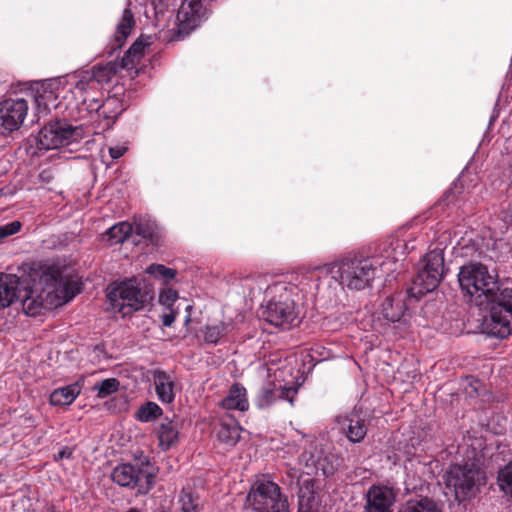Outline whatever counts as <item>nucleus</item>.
<instances>
[{
    "label": "nucleus",
    "mask_w": 512,
    "mask_h": 512,
    "mask_svg": "<svg viewBox=\"0 0 512 512\" xmlns=\"http://www.w3.org/2000/svg\"><path fill=\"white\" fill-rule=\"evenodd\" d=\"M485 482V472L474 462L452 465L445 475L446 487L458 501L474 495Z\"/></svg>",
    "instance_id": "obj_7"
},
{
    "label": "nucleus",
    "mask_w": 512,
    "mask_h": 512,
    "mask_svg": "<svg viewBox=\"0 0 512 512\" xmlns=\"http://www.w3.org/2000/svg\"><path fill=\"white\" fill-rule=\"evenodd\" d=\"M107 299L113 313L127 316L142 310L152 300V295L135 281L129 280L109 287Z\"/></svg>",
    "instance_id": "obj_6"
},
{
    "label": "nucleus",
    "mask_w": 512,
    "mask_h": 512,
    "mask_svg": "<svg viewBox=\"0 0 512 512\" xmlns=\"http://www.w3.org/2000/svg\"><path fill=\"white\" fill-rule=\"evenodd\" d=\"M406 245L399 239H387L381 243L375 255L370 258L374 267L379 266L387 274L393 273L398 269V262L405 256Z\"/></svg>",
    "instance_id": "obj_11"
},
{
    "label": "nucleus",
    "mask_w": 512,
    "mask_h": 512,
    "mask_svg": "<svg viewBox=\"0 0 512 512\" xmlns=\"http://www.w3.org/2000/svg\"><path fill=\"white\" fill-rule=\"evenodd\" d=\"M240 430L237 424L223 422L217 432L218 440L228 446H234L240 439Z\"/></svg>",
    "instance_id": "obj_28"
},
{
    "label": "nucleus",
    "mask_w": 512,
    "mask_h": 512,
    "mask_svg": "<svg viewBox=\"0 0 512 512\" xmlns=\"http://www.w3.org/2000/svg\"><path fill=\"white\" fill-rule=\"evenodd\" d=\"M398 512H443L441 505L430 498L411 499Z\"/></svg>",
    "instance_id": "obj_25"
},
{
    "label": "nucleus",
    "mask_w": 512,
    "mask_h": 512,
    "mask_svg": "<svg viewBox=\"0 0 512 512\" xmlns=\"http://www.w3.org/2000/svg\"><path fill=\"white\" fill-rule=\"evenodd\" d=\"M76 81L74 83L75 93H79L81 96L87 93L89 89L93 88L92 76L89 75V71H84L75 76Z\"/></svg>",
    "instance_id": "obj_36"
},
{
    "label": "nucleus",
    "mask_w": 512,
    "mask_h": 512,
    "mask_svg": "<svg viewBox=\"0 0 512 512\" xmlns=\"http://www.w3.org/2000/svg\"><path fill=\"white\" fill-rule=\"evenodd\" d=\"M221 406L226 410L246 411L249 402L246 396V389L239 384L233 385L226 397L221 401Z\"/></svg>",
    "instance_id": "obj_22"
},
{
    "label": "nucleus",
    "mask_w": 512,
    "mask_h": 512,
    "mask_svg": "<svg viewBox=\"0 0 512 512\" xmlns=\"http://www.w3.org/2000/svg\"><path fill=\"white\" fill-rule=\"evenodd\" d=\"M128 512H139V511L132 509V510H130Z\"/></svg>",
    "instance_id": "obj_48"
},
{
    "label": "nucleus",
    "mask_w": 512,
    "mask_h": 512,
    "mask_svg": "<svg viewBox=\"0 0 512 512\" xmlns=\"http://www.w3.org/2000/svg\"><path fill=\"white\" fill-rule=\"evenodd\" d=\"M148 43H143L142 40L136 41L125 53L124 57L121 60L120 67L123 69H133L139 64L145 48L148 46Z\"/></svg>",
    "instance_id": "obj_27"
},
{
    "label": "nucleus",
    "mask_w": 512,
    "mask_h": 512,
    "mask_svg": "<svg viewBox=\"0 0 512 512\" xmlns=\"http://www.w3.org/2000/svg\"><path fill=\"white\" fill-rule=\"evenodd\" d=\"M297 393L298 388L295 386H276L269 382L261 388L258 394V406L260 408L269 407L278 399L288 401L293 406Z\"/></svg>",
    "instance_id": "obj_16"
},
{
    "label": "nucleus",
    "mask_w": 512,
    "mask_h": 512,
    "mask_svg": "<svg viewBox=\"0 0 512 512\" xmlns=\"http://www.w3.org/2000/svg\"><path fill=\"white\" fill-rule=\"evenodd\" d=\"M159 446L162 450L174 447L179 441V427L176 422L164 419L157 429Z\"/></svg>",
    "instance_id": "obj_21"
},
{
    "label": "nucleus",
    "mask_w": 512,
    "mask_h": 512,
    "mask_svg": "<svg viewBox=\"0 0 512 512\" xmlns=\"http://www.w3.org/2000/svg\"><path fill=\"white\" fill-rule=\"evenodd\" d=\"M153 383L158 399L162 403L170 404L175 399V378L163 370L153 371Z\"/></svg>",
    "instance_id": "obj_18"
},
{
    "label": "nucleus",
    "mask_w": 512,
    "mask_h": 512,
    "mask_svg": "<svg viewBox=\"0 0 512 512\" xmlns=\"http://www.w3.org/2000/svg\"><path fill=\"white\" fill-rule=\"evenodd\" d=\"M186 310H187V311H190V310H191V306H190V305H188V306L186 307Z\"/></svg>",
    "instance_id": "obj_47"
},
{
    "label": "nucleus",
    "mask_w": 512,
    "mask_h": 512,
    "mask_svg": "<svg viewBox=\"0 0 512 512\" xmlns=\"http://www.w3.org/2000/svg\"><path fill=\"white\" fill-rule=\"evenodd\" d=\"M146 272L155 277L163 278L165 281L172 280L176 275L175 270L161 264H151L146 268Z\"/></svg>",
    "instance_id": "obj_37"
},
{
    "label": "nucleus",
    "mask_w": 512,
    "mask_h": 512,
    "mask_svg": "<svg viewBox=\"0 0 512 512\" xmlns=\"http://www.w3.org/2000/svg\"><path fill=\"white\" fill-rule=\"evenodd\" d=\"M127 151V147L126 146H121V145H118V146H115V147H110L109 148V154L110 156L113 158V159H118L120 158L121 156L124 155V153Z\"/></svg>",
    "instance_id": "obj_44"
},
{
    "label": "nucleus",
    "mask_w": 512,
    "mask_h": 512,
    "mask_svg": "<svg viewBox=\"0 0 512 512\" xmlns=\"http://www.w3.org/2000/svg\"><path fill=\"white\" fill-rule=\"evenodd\" d=\"M307 468L306 474L309 475L313 471H322L323 475H330L334 471V466L329 462L327 456H323V452L317 446L311 445L309 450H305L299 458Z\"/></svg>",
    "instance_id": "obj_17"
},
{
    "label": "nucleus",
    "mask_w": 512,
    "mask_h": 512,
    "mask_svg": "<svg viewBox=\"0 0 512 512\" xmlns=\"http://www.w3.org/2000/svg\"><path fill=\"white\" fill-rule=\"evenodd\" d=\"M382 315L388 321H399L403 316V306L397 303L394 307L393 299L387 297L382 304Z\"/></svg>",
    "instance_id": "obj_33"
},
{
    "label": "nucleus",
    "mask_w": 512,
    "mask_h": 512,
    "mask_svg": "<svg viewBox=\"0 0 512 512\" xmlns=\"http://www.w3.org/2000/svg\"><path fill=\"white\" fill-rule=\"evenodd\" d=\"M228 325L221 322L216 325L207 326L204 332V339L207 343L216 344L219 339L228 331Z\"/></svg>",
    "instance_id": "obj_35"
},
{
    "label": "nucleus",
    "mask_w": 512,
    "mask_h": 512,
    "mask_svg": "<svg viewBox=\"0 0 512 512\" xmlns=\"http://www.w3.org/2000/svg\"><path fill=\"white\" fill-rule=\"evenodd\" d=\"M477 305L485 310L487 332L495 337L506 338L512 334V289H497L486 300Z\"/></svg>",
    "instance_id": "obj_4"
},
{
    "label": "nucleus",
    "mask_w": 512,
    "mask_h": 512,
    "mask_svg": "<svg viewBox=\"0 0 512 512\" xmlns=\"http://www.w3.org/2000/svg\"><path fill=\"white\" fill-rule=\"evenodd\" d=\"M75 293L58 270H33L28 275H0V309L20 301L28 316L39 315L42 310L53 309L69 302Z\"/></svg>",
    "instance_id": "obj_1"
},
{
    "label": "nucleus",
    "mask_w": 512,
    "mask_h": 512,
    "mask_svg": "<svg viewBox=\"0 0 512 512\" xmlns=\"http://www.w3.org/2000/svg\"><path fill=\"white\" fill-rule=\"evenodd\" d=\"M326 272L342 288L362 290L368 287L375 277L374 263L370 258H344L325 266Z\"/></svg>",
    "instance_id": "obj_3"
},
{
    "label": "nucleus",
    "mask_w": 512,
    "mask_h": 512,
    "mask_svg": "<svg viewBox=\"0 0 512 512\" xmlns=\"http://www.w3.org/2000/svg\"><path fill=\"white\" fill-rule=\"evenodd\" d=\"M205 10L200 0H185L177 14L179 31L189 33L202 21Z\"/></svg>",
    "instance_id": "obj_15"
},
{
    "label": "nucleus",
    "mask_w": 512,
    "mask_h": 512,
    "mask_svg": "<svg viewBox=\"0 0 512 512\" xmlns=\"http://www.w3.org/2000/svg\"><path fill=\"white\" fill-rule=\"evenodd\" d=\"M497 481L500 490L512 499V460L500 469Z\"/></svg>",
    "instance_id": "obj_32"
},
{
    "label": "nucleus",
    "mask_w": 512,
    "mask_h": 512,
    "mask_svg": "<svg viewBox=\"0 0 512 512\" xmlns=\"http://www.w3.org/2000/svg\"><path fill=\"white\" fill-rule=\"evenodd\" d=\"M82 136L81 127L57 121L44 126L39 132L37 141L40 149L50 150L76 142Z\"/></svg>",
    "instance_id": "obj_9"
},
{
    "label": "nucleus",
    "mask_w": 512,
    "mask_h": 512,
    "mask_svg": "<svg viewBox=\"0 0 512 512\" xmlns=\"http://www.w3.org/2000/svg\"><path fill=\"white\" fill-rule=\"evenodd\" d=\"M28 111L24 99H7L0 103V133L17 130L23 123Z\"/></svg>",
    "instance_id": "obj_12"
},
{
    "label": "nucleus",
    "mask_w": 512,
    "mask_h": 512,
    "mask_svg": "<svg viewBox=\"0 0 512 512\" xmlns=\"http://www.w3.org/2000/svg\"><path fill=\"white\" fill-rule=\"evenodd\" d=\"M267 304L263 317L270 324L288 328L298 319L296 301L298 288L285 281H276L265 290Z\"/></svg>",
    "instance_id": "obj_2"
},
{
    "label": "nucleus",
    "mask_w": 512,
    "mask_h": 512,
    "mask_svg": "<svg viewBox=\"0 0 512 512\" xmlns=\"http://www.w3.org/2000/svg\"><path fill=\"white\" fill-rule=\"evenodd\" d=\"M338 424L342 433L353 443H358L364 439L367 433L366 417L359 410H353L350 413L339 416Z\"/></svg>",
    "instance_id": "obj_14"
},
{
    "label": "nucleus",
    "mask_w": 512,
    "mask_h": 512,
    "mask_svg": "<svg viewBox=\"0 0 512 512\" xmlns=\"http://www.w3.org/2000/svg\"><path fill=\"white\" fill-rule=\"evenodd\" d=\"M22 224L20 221H12L0 226V239L14 235L20 231Z\"/></svg>",
    "instance_id": "obj_41"
},
{
    "label": "nucleus",
    "mask_w": 512,
    "mask_h": 512,
    "mask_svg": "<svg viewBox=\"0 0 512 512\" xmlns=\"http://www.w3.org/2000/svg\"><path fill=\"white\" fill-rule=\"evenodd\" d=\"M143 477L150 483L151 475L144 473L141 469L131 464L116 466L111 474L112 480L120 486L129 487L137 484Z\"/></svg>",
    "instance_id": "obj_19"
},
{
    "label": "nucleus",
    "mask_w": 512,
    "mask_h": 512,
    "mask_svg": "<svg viewBox=\"0 0 512 512\" xmlns=\"http://www.w3.org/2000/svg\"><path fill=\"white\" fill-rule=\"evenodd\" d=\"M444 275V257L441 250H433L423 259V267L419 270L414 285L418 293L424 294L436 289Z\"/></svg>",
    "instance_id": "obj_10"
},
{
    "label": "nucleus",
    "mask_w": 512,
    "mask_h": 512,
    "mask_svg": "<svg viewBox=\"0 0 512 512\" xmlns=\"http://www.w3.org/2000/svg\"><path fill=\"white\" fill-rule=\"evenodd\" d=\"M169 312L167 313H164L162 315V324L165 326V327H170L175 319H176V316L178 314V310L176 309H171V310H168Z\"/></svg>",
    "instance_id": "obj_43"
},
{
    "label": "nucleus",
    "mask_w": 512,
    "mask_h": 512,
    "mask_svg": "<svg viewBox=\"0 0 512 512\" xmlns=\"http://www.w3.org/2000/svg\"><path fill=\"white\" fill-rule=\"evenodd\" d=\"M81 104L82 106H84L85 109H87L89 113H98L103 106V104L99 100L95 98L90 99L86 96L82 98Z\"/></svg>",
    "instance_id": "obj_42"
},
{
    "label": "nucleus",
    "mask_w": 512,
    "mask_h": 512,
    "mask_svg": "<svg viewBox=\"0 0 512 512\" xmlns=\"http://www.w3.org/2000/svg\"><path fill=\"white\" fill-rule=\"evenodd\" d=\"M246 507L252 512H289L280 487L268 479H258L246 498Z\"/></svg>",
    "instance_id": "obj_8"
},
{
    "label": "nucleus",
    "mask_w": 512,
    "mask_h": 512,
    "mask_svg": "<svg viewBox=\"0 0 512 512\" xmlns=\"http://www.w3.org/2000/svg\"><path fill=\"white\" fill-rule=\"evenodd\" d=\"M133 232H136L138 235H141L143 238L149 239L150 241H154V226L150 223H136Z\"/></svg>",
    "instance_id": "obj_40"
},
{
    "label": "nucleus",
    "mask_w": 512,
    "mask_h": 512,
    "mask_svg": "<svg viewBox=\"0 0 512 512\" xmlns=\"http://www.w3.org/2000/svg\"><path fill=\"white\" fill-rule=\"evenodd\" d=\"M458 281L461 289L474 298L477 304L480 300H486L499 289L496 276L489 273L486 266L477 262H470L460 268Z\"/></svg>",
    "instance_id": "obj_5"
},
{
    "label": "nucleus",
    "mask_w": 512,
    "mask_h": 512,
    "mask_svg": "<svg viewBox=\"0 0 512 512\" xmlns=\"http://www.w3.org/2000/svg\"><path fill=\"white\" fill-rule=\"evenodd\" d=\"M57 84V82L50 83L36 90L34 101L39 116H45L52 108L57 107V95L54 92Z\"/></svg>",
    "instance_id": "obj_20"
},
{
    "label": "nucleus",
    "mask_w": 512,
    "mask_h": 512,
    "mask_svg": "<svg viewBox=\"0 0 512 512\" xmlns=\"http://www.w3.org/2000/svg\"><path fill=\"white\" fill-rule=\"evenodd\" d=\"M177 299L178 293L172 288H165L159 294V302L167 310L174 309L173 305Z\"/></svg>",
    "instance_id": "obj_38"
},
{
    "label": "nucleus",
    "mask_w": 512,
    "mask_h": 512,
    "mask_svg": "<svg viewBox=\"0 0 512 512\" xmlns=\"http://www.w3.org/2000/svg\"><path fill=\"white\" fill-rule=\"evenodd\" d=\"M288 476L291 477V484L294 482L299 486V498L301 505H303L306 500V505L309 506V510L313 509V502L315 501V493H314V481L310 478L303 479L301 483V474L295 468L290 469L288 472Z\"/></svg>",
    "instance_id": "obj_23"
},
{
    "label": "nucleus",
    "mask_w": 512,
    "mask_h": 512,
    "mask_svg": "<svg viewBox=\"0 0 512 512\" xmlns=\"http://www.w3.org/2000/svg\"><path fill=\"white\" fill-rule=\"evenodd\" d=\"M163 413L162 408L155 402L148 401L141 405L135 412V418L140 422H152L159 418Z\"/></svg>",
    "instance_id": "obj_29"
},
{
    "label": "nucleus",
    "mask_w": 512,
    "mask_h": 512,
    "mask_svg": "<svg viewBox=\"0 0 512 512\" xmlns=\"http://www.w3.org/2000/svg\"><path fill=\"white\" fill-rule=\"evenodd\" d=\"M135 21L130 9H124L114 34V39L118 48H121L126 38L134 27Z\"/></svg>",
    "instance_id": "obj_26"
},
{
    "label": "nucleus",
    "mask_w": 512,
    "mask_h": 512,
    "mask_svg": "<svg viewBox=\"0 0 512 512\" xmlns=\"http://www.w3.org/2000/svg\"><path fill=\"white\" fill-rule=\"evenodd\" d=\"M396 494L392 488L383 485H373L366 493L364 512H392Z\"/></svg>",
    "instance_id": "obj_13"
},
{
    "label": "nucleus",
    "mask_w": 512,
    "mask_h": 512,
    "mask_svg": "<svg viewBox=\"0 0 512 512\" xmlns=\"http://www.w3.org/2000/svg\"><path fill=\"white\" fill-rule=\"evenodd\" d=\"M93 389L97 391V396L99 398H106L118 391L119 381L115 378H108L95 384Z\"/></svg>",
    "instance_id": "obj_34"
},
{
    "label": "nucleus",
    "mask_w": 512,
    "mask_h": 512,
    "mask_svg": "<svg viewBox=\"0 0 512 512\" xmlns=\"http://www.w3.org/2000/svg\"><path fill=\"white\" fill-rule=\"evenodd\" d=\"M189 321H190V316L188 315V316L186 317V323H188Z\"/></svg>",
    "instance_id": "obj_46"
},
{
    "label": "nucleus",
    "mask_w": 512,
    "mask_h": 512,
    "mask_svg": "<svg viewBox=\"0 0 512 512\" xmlns=\"http://www.w3.org/2000/svg\"><path fill=\"white\" fill-rule=\"evenodd\" d=\"M72 456V450L70 448H64L58 452L57 455H55V459H64V458H70Z\"/></svg>",
    "instance_id": "obj_45"
},
{
    "label": "nucleus",
    "mask_w": 512,
    "mask_h": 512,
    "mask_svg": "<svg viewBox=\"0 0 512 512\" xmlns=\"http://www.w3.org/2000/svg\"><path fill=\"white\" fill-rule=\"evenodd\" d=\"M118 70L117 64L109 62L105 65L94 66L89 75L92 76L93 83H104L108 82Z\"/></svg>",
    "instance_id": "obj_31"
},
{
    "label": "nucleus",
    "mask_w": 512,
    "mask_h": 512,
    "mask_svg": "<svg viewBox=\"0 0 512 512\" xmlns=\"http://www.w3.org/2000/svg\"><path fill=\"white\" fill-rule=\"evenodd\" d=\"M180 501L183 512H200L201 510L198 500L194 499L191 494H184Z\"/></svg>",
    "instance_id": "obj_39"
},
{
    "label": "nucleus",
    "mask_w": 512,
    "mask_h": 512,
    "mask_svg": "<svg viewBox=\"0 0 512 512\" xmlns=\"http://www.w3.org/2000/svg\"><path fill=\"white\" fill-rule=\"evenodd\" d=\"M134 231L133 225L128 222H120L112 226L106 233L111 245L123 243Z\"/></svg>",
    "instance_id": "obj_30"
},
{
    "label": "nucleus",
    "mask_w": 512,
    "mask_h": 512,
    "mask_svg": "<svg viewBox=\"0 0 512 512\" xmlns=\"http://www.w3.org/2000/svg\"><path fill=\"white\" fill-rule=\"evenodd\" d=\"M81 392V386L73 383L55 389L50 395V403L54 406H68L74 402Z\"/></svg>",
    "instance_id": "obj_24"
},
{
    "label": "nucleus",
    "mask_w": 512,
    "mask_h": 512,
    "mask_svg": "<svg viewBox=\"0 0 512 512\" xmlns=\"http://www.w3.org/2000/svg\"><path fill=\"white\" fill-rule=\"evenodd\" d=\"M510 209H511V212H512V207ZM510 222L512 223V219L510 220Z\"/></svg>",
    "instance_id": "obj_49"
}]
</instances>
